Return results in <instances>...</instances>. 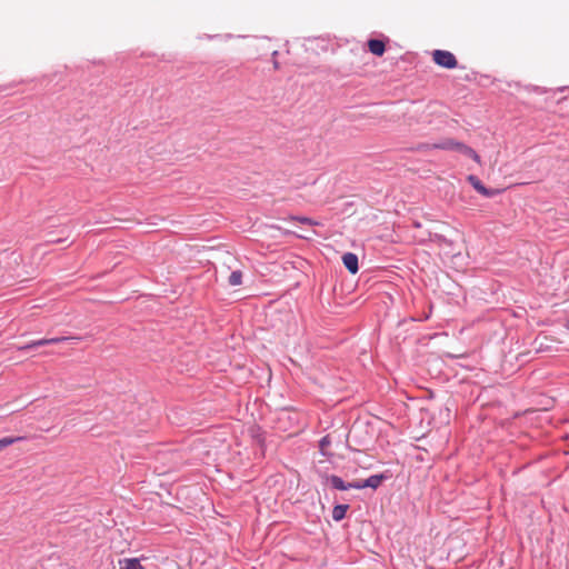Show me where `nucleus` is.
<instances>
[{
    "mask_svg": "<svg viewBox=\"0 0 569 569\" xmlns=\"http://www.w3.org/2000/svg\"><path fill=\"white\" fill-rule=\"evenodd\" d=\"M68 340H80V338L79 337L43 338V339L33 340V341H31L29 343H26V345L19 347L18 349L20 351H27V350H31V349H34V348H38V347L48 346V345H56V343L64 342V341H68Z\"/></svg>",
    "mask_w": 569,
    "mask_h": 569,
    "instance_id": "obj_1",
    "label": "nucleus"
},
{
    "mask_svg": "<svg viewBox=\"0 0 569 569\" xmlns=\"http://www.w3.org/2000/svg\"><path fill=\"white\" fill-rule=\"evenodd\" d=\"M433 61L446 69H453L457 67L458 61L453 53L446 50H435L433 53Z\"/></svg>",
    "mask_w": 569,
    "mask_h": 569,
    "instance_id": "obj_2",
    "label": "nucleus"
},
{
    "mask_svg": "<svg viewBox=\"0 0 569 569\" xmlns=\"http://www.w3.org/2000/svg\"><path fill=\"white\" fill-rule=\"evenodd\" d=\"M387 478L385 473L372 475L363 481H356V489H377Z\"/></svg>",
    "mask_w": 569,
    "mask_h": 569,
    "instance_id": "obj_3",
    "label": "nucleus"
},
{
    "mask_svg": "<svg viewBox=\"0 0 569 569\" xmlns=\"http://www.w3.org/2000/svg\"><path fill=\"white\" fill-rule=\"evenodd\" d=\"M327 483H329L333 489L337 490H349V489H356V481L353 482H346L336 475H329L326 477Z\"/></svg>",
    "mask_w": 569,
    "mask_h": 569,
    "instance_id": "obj_4",
    "label": "nucleus"
},
{
    "mask_svg": "<svg viewBox=\"0 0 569 569\" xmlns=\"http://www.w3.org/2000/svg\"><path fill=\"white\" fill-rule=\"evenodd\" d=\"M468 181L480 194L485 197L491 198L498 193L497 190L486 188L483 183L479 180V178L476 176L470 174L468 177Z\"/></svg>",
    "mask_w": 569,
    "mask_h": 569,
    "instance_id": "obj_5",
    "label": "nucleus"
},
{
    "mask_svg": "<svg viewBox=\"0 0 569 569\" xmlns=\"http://www.w3.org/2000/svg\"><path fill=\"white\" fill-rule=\"evenodd\" d=\"M342 262H343V266L346 267V269L350 273L355 274L358 272L359 263H358V256L356 253H352V252L343 253Z\"/></svg>",
    "mask_w": 569,
    "mask_h": 569,
    "instance_id": "obj_6",
    "label": "nucleus"
},
{
    "mask_svg": "<svg viewBox=\"0 0 569 569\" xmlns=\"http://www.w3.org/2000/svg\"><path fill=\"white\" fill-rule=\"evenodd\" d=\"M368 48L372 54L378 57L382 56L386 51L385 42L379 39H370L368 41Z\"/></svg>",
    "mask_w": 569,
    "mask_h": 569,
    "instance_id": "obj_7",
    "label": "nucleus"
},
{
    "mask_svg": "<svg viewBox=\"0 0 569 569\" xmlns=\"http://www.w3.org/2000/svg\"><path fill=\"white\" fill-rule=\"evenodd\" d=\"M455 151L473 159L476 162L480 161L479 154L472 148H470L469 146H467L462 142L458 141L457 148L455 149Z\"/></svg>",
    "mask_w": 569,
    "mask_h": 569,
    "instance_id": "obj_8",
    "label": "nucleus"
},
{
    "mask_svg": "<svg viewBox=\"0 0 569 569\" xmlns=\"http://www.w3.org/2000/svg\"><path fill=\"white\" fill-rule=\"evenodd\" d=\"M120 569H146L138 558H126L119 560Z\"/></svg>",
    "mask_w": 569,
    "mask_h": 569,
    "instance_id": "obj_9",
    "label": "nucleus"
},
{
    "mask_svg": "<svg viewBox=\"0 0 569 569\" xmlns=\"http://www.w3.org/2000/svg\"><path fill=\"white\" fill-rule=\"evenodd\" d=\"M349 509L348 505H337L332 509V519L335 521H341L347 513V510Z\"/></svg>",
    "mask_w": 569,
    "mask_h": 569,
    "instance_id": "obj_10",
    "label": "nucleus"
},
{
    "mask_svg": "<svg viewBox=\"0 0 569 569\" xmlns=\"http://www.w3.org/2000/svg\"><path fill=\"white\" fill-rule=\"evenodd\" d=\"M458 141L453 139H445L438 143L433 144L435 149H441V150H453L457 148Z\"/></svg>",
    "mask_w": 569,
    "mask_h": 569,
    "instance_id": "obj_11",
    "label": "nucleus"
},
{
    "mask_svg": "<svg viewBox=\"0 0 569 569\" xmlns=\"http://www.w3.org/2000/svg\"><path fill=\"white\" fill-rule=\"evenodd\" d=\"M242 282V272L240 270H234L231 272L228 279V283L232 287L239 286Z\"/></svg>",
    "mask_w": 569,
    "mask_h": 569,
    "instance_id": "obj_12",
    "label": "nucleus"
},
{
    "mask_svg": "<svg viewBox=\"0 0 569 569\" xmlns=\"http://www.w3.org/2000/svg\"><path fill=\"white\" fill-rule=\"evenodd\" d=\"M23 440V437H4L0 439V451L4 448Z\"/></svg>",
    "mask_w": 569,
    "mask_h": 569,
    "instance_id": "obj_13",
    "label": "nucleus"
},
{
    "mask_svg": "<svg viewBox=\"0 0 569 569\" xmlns=\"http://www.w3.org/2000/svg\"><path fill=\"white\" fill-rule=\"evenodd\" d=\"M331 443V440H330V437L327 435L325 437H322L320 440H319V449H320V453L326 456V452H325V449L330 446Z\"/></svg>",
    "mask_w": 569,
    "mask_h": 569,
    "instance_id": "obj_14",
    "label": "nucleus"
},
{
    "mask_svg": "<svg viewBox=\"0 0 569 569\" xmlns=\"http://www.w3.org/2000/svg\"><path fill=\"white\" fill-rule=\"evenodd\" d=\"M291 220H297V221H299L301 223H306V224H309V226L317 224V222H315L312 219L307 218V217H291Z\"/></svg>",
    "mask_w": 569,
    "mask_h": 569,
    "instance_id": "obj_15",
    "label": "nucleus"
},
{
    "mask_svg": "<svg viewBox=\"0 0 569 569\" xmlns=\"http://www.w3.org/2000/svg\"><path fill=\"white\" fill-rule=\"evenodd\" d=\"M61 241H62L61 239H57V240L50 239V240H48V242H51V243L61 242Z\"/></svg>",
    "mask_w": 569,
    "mask_h": 569,
    "instance_id": "obj_16",
    "label": "nucleus"
},
{
    "mask_svg": "<svg viewBox=\"0 0 569 569\" xmlns=\"http://www.w3.org/2000/svg\"><path fill=\"white\" fill-rule=\"evenodd\" d=\"M273 66H274L276 69L279 68V63L277 61L273 62Z\"/></svg>",
    "mask_w": 569,
    "mask_h": 569,
    "instance_id": "obj_17",
    "label": "nucleus"
}]
</instances>
